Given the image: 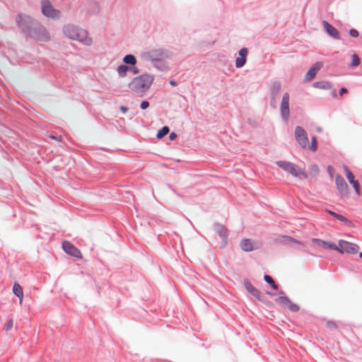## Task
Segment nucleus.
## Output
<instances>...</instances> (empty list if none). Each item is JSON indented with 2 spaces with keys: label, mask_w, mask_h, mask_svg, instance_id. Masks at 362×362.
I'll use <instances>...</instances> for the list:
<instances>
[{
  "label": "nucleus",
  "mask_w": 362,
  "mask_h": 362,
  "mask_svg": "<svg viewBox=\"0 0 362 362\" xmlns=\"http://www.w3.org/2000/svg\"><path fill=\"white\" fill-rule=\"evenodd\" d=\"M41 8L42 14L47 17L58 18L60 16V11L54 9L48 0H42Z\"/></svg>",
  "instance_id": "obj_6"
},
{
  "label": "nucleus",
  "mask_w": 362,
  "mask_h": 362,
  "mask_svg": "<svg viewBox=\"0 0 362 362\" xmlns=\"http://www.w3.org/2000/svg\"><path fill=\"white\" fill-rule=\"evenodd\" d=\"M30 37L36 39L39 41H48L49 35L46 29L43 26H39L31 31L29 34Z\"/></svg>",
  "instance_id": "obj_9"
},
{
  "label": "nucleus",
  "mask_w": 362,
  "mask_h": 362,
  "mask_svg": "<svg viewBox=\"0 0 362 362\" xmlns=\"http://www.w3.org/2000/svg\"><path fill=\"white\" fill-rule=\"evenodd\" d=\"M49 137H50L51 139H56V137H55V136H50Z\"/></svg>",
  "instance_id": "obj_42"
},
{
  "label": "nucleus",
  "mask_w": 362,
  "mask_h": 362,
  "mask_svg": "<svg viewBox=\"0 0 362 362\" xmlns=\"http://www.w3.org/2000/svg\"><path fill=\"white\" fill-rule=\"evenodd\" d=\"M295 136L298 143L305 148L308 146V138L306 132L300 126H297L295 129Z\"/></svg>",
  "instance_id": "obj_8"
},
{
  "label": "nucleus",
  "mask_w": 362,
  "mask_h": 362,
  "mask_svg": "<svg viewBox=\"0 0 362 362\" xmlns=\"http://www.w3.org/2000/svg\"><path fill=\"white\" fill-rule=\"evenodd\" d=\"M169 131H170V129L168 127H166V126L163 127L157 133V138L162 139L163 136H165L169 132Z\"/></svg>",
  "instance_id": "obj_28"
},
{
  "label": "nucleus",
  "mask_w": 362,
  "mask_h": 362,
  "mask_svg": "<svg viewBox=\"0 0 362 362\" xmlns=\"http://www.w3.org/2000/svg\"><path fill=\"white\" fill-rule=\"evenodd\" d=\"M247 53L248 51L246 48H242L239 51V57L235 59V66L237 68H240L245 65Z\"/></svg>",
  "instance_id": "obj_18"
},
{
  "label": "nucleus",
  "mask_w": 362,
  "mask_h": 362,
  "mask_svg": "<svg viewBox=\"0 0 362 362\" xmlns=\"http://www.w3.org/2000/svg\"><path fill=\"white\" fill-rule=\"evenodd\" d=\"M120 110L123 112V113H125L127 111V107H124V106H121L120 107Z\"/></svg>",
  "instance_id": "obj_39"
},
{
  "label": "nucleus",
  "mask_w": 362,
  "mask_h": 362,
  "mask_svg": "<svg viewBox=\"0 0 362 362\" xmlns=\"http://www.w3.org/2000/svg\"><path fill=\"white\" fill-rule=\"evenodd\" d=\"M177 137V134L174 132L171 133L169 136L170 140H174Z\"/></svg>",
  "instance_id": "obj_38"
},
{
  "label": "nucleus",
  "mask_w": 362,
  "mask_h": 362,
  "mask_svg": "<svg viewBox=\"0 0 362 362\" xmlns=\"http://www.w3.org/2000/svg\"><path fill=\"white\" fill-rule=\"evenodd\" d=\"M337 248L335 250L341 254L354 255L358 252L359 246L357 244L344 240H339L338 245H337Z\"/></svg>",
  "instance_id": "obj_4"
},
{
  "label": "nucleus",
  "mask_w": 362,
  "mask_h": 362,
  "mask_svg": "<svg viewBox=\"0 0 362 362\" xmlns=\"http://www.w3.org/2000/svg\"><path fill=\"white\" fill-rule=\"evenodd\" d=\"M63 33L66 37L78 41L85 45H90L93 42L88 33L78 26L67 24L64 26Z\"/></svg>",
  "instance_id": "obj_1"
},
{
  "label": "nucleus",
  "mask_w": 362,
  "mask_h": 362,
  "mask_svg": "<svg viewBox=\"0 0 362 362\" xmlns=\"http://www.w3.org/2000/svg\"><path fill=\"white\" fill-rule=\"evenodd\" d=\"M289 94L288 93H285L281 99V105H280V112L281 115L283 118V119L286 122L288 121V117L290 115V110H289Z\"/></svg>",
  "instance_id": "obj_7"
},
{
  "label": "nucleus",
  "mask_w": 362,
  "mask_h": 362,
  "mask_svg": "<svg viewBox=\"0 0 362 362\" xmlns=\"http://www.w3.org/2000/svg\"><path fill=\"white\" fill-rule=\"evenodd\" d=\"M62 247L66 253L77 258L82 257L81 251L70 242L64 241L62 244Z\"/></svg>",
  "instance_id": "obj_11"
},
{
  "label": "nucleus",
  "mask_w": 362,
  "mask_h": 362,
  "mask_svg": "<svg viewBox=\"0 0 362 362\" xmlns=\"http://www.w3.org/2000/svg\"><path fill=\"white\" fill-rule=\"evenodd\" d=\"M153 81V76L148 74H143L134 78L129 84V88L136 93H143L151 86Z\"/></svg>",
  "instance_id": "obj_2"
},
{
  "label": "nucleus",
  "mask_w": 362,
  "mask_h": 362,
  "mask_svg": "<svg viewBox=\"0 0 362 362\" xmlns=\"http://www.w3.org/2000/svg\"><path fill=\"white\" fill-rule=\"evenodd\" d=\"M349 35L351 36V37H357L358 36V32L356 30V29H351L349 30Z\"/></svg>",
  "instance_id": "obj_35"
},
{
  "label": "nucleus",
  "mask_w": 362,
  "mask_h": 362,
  "mask_svg": "<svg viewBox=\"0 0 362 362\" xmlns=\"http://www.w3.org/2000/svg\"><path fill=\"white\" fill-rule=\"evenodd\" d=\"M264 279L267 283L269 284L274 289L276 290L278 288V286L270 276L264 275Z\"/></svg>",
  "instance_id": "obj_27"
},
{
  "label": "nucleus",
  "mask_w": 362,
  "mask_h": 362,
  "mask_svg": "<svg viewBox=\"0 0 362 362\" xmlns=\"http://www.w3.org/2000/svg\"><path fill=\"white\" fill-rule=\"evenodd\" d=\"M170 84L172 86H176V82L175 81H170Z\"/></svg>",
  "instance_id": "obj_41"
},
{
  "label": "nucleus",
  "mask_w": 362,
  "mask_h": 362,
  "mask_svg": "<svg viewBox=\"0 0 362 362\" xmlns=\"http://www.w3.org/2000/svg\"><path fill=\"white\" fill-rule=\"evenodd\" d=\"M346 92H347L346 88H341L340 89V90H339V94H340V95L341 96V95H343V94L346 93Z\"/></svg>",
  "instance_id": "obj_37"
},
{
  "label": "nucleus",
  "mask_w": 362,
  "mask_h": 362,
  "mask_svg": "<svg viewBox=\"0 0 362 362\" xmlns=\"http://www.w3.org/2000/svg\"><path fill=\"white\" fill-rule=\"evenodd\" d=\"M275 301L282 307L286 308L292 312H296L299 310V307L286 296H280L276 298Z\"/></svg>",
  "instance_id": "obj_10"
},
{
  "label": "nucleus",
  "mask_w": 362,
  "mask_h": 362,
  "mask_svg": "<svg viewBox=\"0 0 362 362\" xmlns=\"http://www.w3.org/2000/svg\"><path fill=\"white\" fill-rule=\"evenodd\" d=\"M352 62L351 64V66H356L360 64V59L356 54H354L351 56Z\"/></svg>",
  "instance_id": "obj_29"
},
{
  "label": "nucleus",
  "mask_w": 362,
  "mask_h": 362,
  "mask_svg": "<svg viewBox=\"0 0 362 362\" xmlns=\"http://www.w3.org/2000/svg\"><path fill=\"white\" fill-rule=\"evenodd\" d=\"M13 320L11 319L9 320L5 325V330L8 332L13 327Z\"/></svg>",
  "instance_id": "obj_33"
},
{
  "label": "nucleus",
  "mask_w": 362,
  "mask_h": 362,
  "mask_svg": "<svg viewBox=\"0 0 362 362\" xmlns=\"http://www.w3.org/2000/svg\"><path fill=\"white\" fill-rule=\"evenodd\" d=\"M322 62H317L315 63L305 74V80L308 81H312L315 78L317 72L322 68Z\"/></svg>",
  "instance_id": "obj_15"
},
{
  "label": "nucleus",
  "mask_w": 362,
  "mask_h": 362,
  "mask_svg": "<svg viewBox=\"0 0 362 362\" xmlns=\"http://www.w3.org/2000/svg\"><path fill=\"white\" fill-rule=\"evenodd\" d=\"M323 28L325 31L332 37L339 39V35L338 30L334 28L332 25H330L327 21H324L322 22Z\"/></svg>",
  "instance_id": "obj_19"
},
{
  "label": "nucleus",
  "mask_w": 362,
  "mask_h": 362,
  "mask_svg": "<svg viewBox=\"0 0 362 362\" xmlns=\"http://www.w3.org/2000/svg\"><path fill=\"white\" fill-rule=\"evenodd\" d=\"M334 218H336L337 219H338L339 221H340L341 222H346H346H349V220L346 218H345L344 216H341L340 214H337L335 215Z\"/></svg>",
  "instance_id": "obj_34"
},
{
  "label": "nucleus",
  "mask_w": 362,
  "mask_h": 362,
  "mask_svg": "<svg viewBox=\"0 0 362 362\" xmlns=\"http://www.w3.org/2000/svg\"><path fill=\"white\" fill-rule=\"evenodd\" d=\"M130 70V68H129L126 65H120L117 68V72L121 77H124L127 75V71Z\"/></svg>",
  "instance_id": "obj_26"
},
{
  "label": "nucleus",
  "mask_w": 362,
  "mask_h": 362,
  "mask_svg": "<svg viewBox=\"0 0 362 362\" xmlns=\"http://www.w3.org/2000/svg\"><path fill=\"white\" fill-rule=\"evenodd\" d=\"M276 163L282 170L289 173L294 177L300 179H305L308 177V175L302 169L291 162L279 160Z\"/></svg>",
  "instance_id": "obj_3"
},
{
  "label": "nucleus",
  "mask_w": 362,
  "mask_h": 362,
  "mask_svg": "<svg viewBox=\"0 0 362 362\" xmlns=\"http://www.w3.org/2000/svg\"><path fill=\"white\" fill-rule=\"evenodd\" d=\"M359 256L361 258H362V252L359 253Z\"/></svg>",
  "instance_id": "obj_43"
},
{
  "label": "nucleus",
  "mask_w": 362,
  "mask_h": 362,
  "mask_svg": "<svg viewBox=\"0 0 362 362\" xmlns=\"http://www.w3.org/2000/svg\"><path fill=\"white\" fill-rule=\"evenodd\" d=\"M317 139H316V136H314L312 137V141H311V145L310 146V149L315 152L317 151Z\"/></svg>",
  "instance_id": "obj_30"
},
{
  "label": "nucleus",
  "mask_w": 362,
  "mask_h": 362,
  "mask_svg": "<svg viewBox=\"0 0 362 362\" xmlns=\"http://www.w3.org/2000/svg\"><path fill=\"white\" fill-rule=\"evenodd\" d=\"M312 242L316 245L321 247L324 249H330L335 250L337 248V245L332 242H327L318 238H313Z\"/></svg>",
  "instance_id": "obj_16"
},
{
  "label": "nucleus",
  "mask_w": 362,
  "mask_h": 362,
  "mask_svg": "<svg viewBox=\"0 0 362 362\" xmlns=\"http://www.w3.org/2000/svg\"><path fill=\"white\" fill-rule=\"evenodd\" d=\"M245 288H246L247 291L250 293H251L253 296H255L258 300H262V298H261L262 297L261 292L259 290H257L256 288H255L249 282L245 283Z\"/></svg>",
  "instance_id": "obj_20"
},
{
  "label": "nucleus",
  "mask_w": 362,
  "mask_h": 362,
  "mask_svg": "<svg viewBox=\"0 0 362 362\" xmlns=\"http://www.w3.org/2000/svg\"><path fill=\"white\" fill-rule=\"evenodd\" d=\"M271 93L274 97H276L281 90V84L279 82H274L272 83L271 87Z\"/></svg>",
  "instance_id": "obj_23"
},
{
  "label": "nucleus",
  "mask_w": 362,
  "mask_h": 362,
  "mask_svg": "<svg viewBox=\"0 0 362 362\" xmlns=\"http://www.w3.org/2000/svg\"><path fill=\"white\" fill-rule=\"evenodd\" d=\"M146 59L151 62L163 61L168 57V52L162 49H154L146 52L144 54Z\"/></svg>",
  "instance_id": "obj_5"
},
{
  "label": "nucleus",
  "mask_w": 362,
  "mask_h": 362,
  "mask_svg": "<svg viewBox=\"0 0 362 362\" xmlns=\"http://www.w3.org/2000/svg\"><path fill=\"white\" fill-rule=\"evenodd\" d=\"M310 170L312 174L314 175H317L318 173L319 169L317 165H313L310 168Z\"/></svg>",
  "instance_id": "obj_32"
},
{
  "label": "nucleus",
  "mask_w": 362,
  "mask_h": 362,
  "mask_svg": "<svg viewBox=\"0 0 362 362\" xmlns=\"http://www.w3.org/2000/svg\"><path fill=\"white\" fill-rule=\"evenodd\" d=\"M314 86L320 89H330L332 88L331 83L327 81L317 82L314 84Z\"/></svg>",
  "instance_id": "obj_24"
},
{
  "label": "nucleus",
  "mask_w": 362,
  "mask_h": 362,
  "mask_svg": "<svg viewBox=\"0 0 362 362\" xmlns=\"http://www.w3.org/2000/svg\"><path fill=\"white\" fill-rule=\"evenodd\" d=\"M16 22L20 28L25 31L27 25L31 22L30 16L25 14H19L16 17Z\"/></svg>",
  "instance_id": "obj_17"
},
{
  "label": "nucleus",
  "mask_w": 362,
  "mask_h": 362,
  "mask_svg": "<svg viewBox=\"0 0 362 362\" xmlns=\"http://www.w3.org/2000/svg\"><path fill=\"white\" fill-rule=\"evenodd\" d=\"M123 61L124 63L131 64V65H134L136 63V57L132 54L126 55L124 57Z\"/></svg>",
  "instance_id": "obj_25"
},
{
  "label": "nucleus",
  "mask_w": 362,
  "mask_h": 362,
  "mask_svg": "<svg viewBox=\"0 0 362 362\" xmlns=\"http://www.w3.org/2000/svg\"><path fill=\"white\" fill-rule=\"evenodd\" d=\"M283 238L286 240H288L291 243H298V244H300V245H303V243H301L300 241H298L296 239H294L292 237H290V236H284Z\"/></svg>",
  "instance_id": "obj_31"
},
{
  "label": "nucleus",
  "mask_w": 362,
  "mask_h": 362,
  "mask_svg": "<svg viewBox=\"0 0 362 362\" xmlns=\"http://www.w3.org/2000/svg\"><path fill=\"white\" fill-rule=\"evenodd\" d=\"M335 185L339 192L343 196H346L349 193L348 185L341 175H337L335 177Z\"/></svg>",
  "instance_id": "obj_12"
},
{
  "label": "nucleus",
  "mask_w": 362,
  "mask_h": 362,
  "mask_svg": "<svg viewBox=\"0 0 362 362\" xmlns=\"http://www.w3.org/2000/svg\"><path fill=\"white\" fill-rule=\"evenodd\" d=\"M13 292L19 298V303L21 304L23 298V291L22 287L18 284L15 283L13 286Z\"/></svg>",
  "instance_id": "obj_21"
},
{
  "label": "nucleus",
  "mask_w": 362,
  "mask_h": 362,
  "mask_svg": "<svg viewBox=\"0 0 362 362\" xmlns=\"http://www.w3.org/2000/svg\"><path fill=\"white\" fill-rule=\"evenodd\" d=\"M216 230L221 238H222L223 241L224 242V245L226 243L227 240V230L224 228V226L221 225H217L216 226Z\"/></svg>",
  "instance_id": "obj_22"
},
{
  "label": "nucleus",
  "mask_w": 362,
  "mask_h": 362,
  "mask_svg": "<svg viewBox=\"0 0 362 362\" xmlns=\"http://www.w3.org/2000/svg\"><path fill=\"white\" fill-rule=\"evenodd\" d=\"M327 212L333 217H335V215L337 214L335 212L329 210H327Z\"/></svg>",
  "instance_id": "obj_40"
},
{
  "label": "nucleus",
  "mask_w": 362,
  "mask_h": 362,
  "mask_svg": "<svg viewBox=\"0 0 362 362\" xmlns=\"http://www.w3.org/2000/svg\"><path fill=\"white\" fill-rule=\"evenodd\" d=\"M149 107V103L148 101H143L141 103V108L145 110Z\"/></svg>",
  "instance_id": "obj_36"
},
{
  "label": "nucleus",
  "mask_w": 362,
  "mask_h": 362,
  "mask_svg": "<svg viewBox=\"0 0 362 362\" xmlns=\"http://www.w3.org/2000/svg\"><path fill=\"white\" fill-rule=\"evenodd\" d=\"M329 171H331V167H328Z\"/></svg>",
  "instance_id": "obj_44"
},
{
  "label": "nucleus",
  "mask_w": 362,
  "mask_h": 362,
  "mask_svg": "<svg viewBox=\"0 0 362 362\" xmlns=\"http://www.w3.org/2000/svg\"><path fill=\"white\" fill-rule=\"evenodd\" d=\"M329 171H331V167H328Z\"/></svg>",
  "instance_id": "obj_45"
},
{
  "label": "nucleus",
  "mask_w": 362,
  "mask_h": 362,
  "mask_svg": "<svg viewBox=\"0 0 362 362\" xmlns=\"http://www.w3.org/2000/svg\"><path fill=\"white\" fill-rule=\"evenodd\" d=\"M344 171L346 173V177L348 181L349 182V183L351 185H352V186L356 192V194L357 195H360L361 192H360V185H359L358 181L357 180H355V177H354V174L346 166H344Z\"/></svg>",
  "instance_id": "obj_13"
},
{
  "label": "nucleus",
  "mask_w": 362,
  "mask_h": 362,
  "mask_svg": "<svg viewBox=\"0 0 362 362\" xmlns=\"http://www.w3.org/2000/svg\"><path fill=\"white\" fill-rule=\"evenodd\" d=\"M241 249L245 252H251L260 247V244L257 242H252L249 238H245L240 243Z\"/></svg>",
  "instance_id": "obj_14"
}]
</instances>
